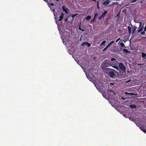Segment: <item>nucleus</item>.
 I'll return each mask as SVG.
<instances>
[{
	"label": "nucleus",
	"instance_id": "cd10ccee",
	"mask_svg": "<svg viewBox=\"0 0 146 146\" xmlns=\"http://www.w3.org/2000/svg\"><path fill=\"white\" fill-rule=\"evenodd\" d=\"M120 38L117 39L116 40V42H117L120 40Z\"/></svg>",
	"mask_w": 146,
	"mask_h": 146
},
{
	"label": "nucleus",
	"instance_id": "ea45409f",
	"mask_svg": "<svg viewBox=\"0 0 146 146\" xmlns=\"http://www.w3.org/2000/svg\"><path fill=\"white\" fill-rule=\"evenodd\" d=\"M92 1H96V0H92Z\"/></svg>",
	"mask_w": 146,
	"mask_h": 146
},
{
	"label": "nucleus",
	"instance_id": "39448f33",
	"mask_svg": "<svg viewBox=\"0 0 146 146\" xmlns=\"http://www.w3.org/2000/svg\"><path fill=\"white\" fill-rule=\"evenodd\" d=\"M120 51L119 48L116 47L114 48V49L113 50V52H118Z\"/></svg>",
	"mask_w": 146,
	"mask_h": 146
},
{
	"label": "nucleus",
	"instance_id": "58836bf2",
	"mask_svg": "<svg viewBox=\"0 0 146 146\" xmlns=\"http://www.w3.org/2000/svg\"><path fill=\"white\" fill-rule=\"evenodd\" d=\"M110 91H111L113 93V94H115L114 92L112 90H111Z\"/></svg>",
	"mask_w": 146,
	"mask_h": 146
},
{
	"label": "nucleus",
	"instance_id": "6ab92c4d",
	"mask_svg": "<svg viewBox=\"0 0 146 146\" xmlns=\"http://www.w3.org/2000/svg\"><path fill=\"white\" fill-rule=\"evenodd\" d=\"M96 18L95 17H94L93 19L92 20L91 22H93L96 20Z\"/></svg>",
	"mask_w": 146,
	"mask_h": 146
},
{
	"label": "nucleus",
	"instance_id": "c756f323",
	"mask_svg": "<svg viewBox=\"0 0 146 146\" xmlns=\"http://www.w3.org/2000/svg\"><path fill=\"white\" fill-rule=\"evenodd\" d=\"M97 7L98 9H100L99 7V2H97Z\"/></svg>",
	"mask_w": 146,
	"mask_h": 146
},
{
	"label": "nucleus",
	"instance_id": "b1692460",
	"mask_svg": "<svg viewBox=\"0 0 146 146\" xmlns=\"http://www.w3.org/2000/svg\"><path fill=\"white\" fill-rule=\"evenodd\" d=\"M109 47V46H108V45L105 48H104L103 50V51H104L105 50H106L107 49V48Z\"/></svg>",
	"mask_w": 146,
	"mask_h": 146
},
{
	"label": "nucleus",
	"instance_id": "ddd939ff",
	"mask_svg": "<svg viewBox=\"0 0 146 146\" xmlns=\"http://www.w3.org/2000/svg\"><path fill=\"white\" fill-rule=\"evenodd\" d=\"M91 18V16L90 15H88L86 17V19L87 20H89Z\"/></svg>",
	"mask_w": 146,
	"mask_h": 146
},
{
	"label": "nucleus",
	"instance_id": "412c9836",
	"mask_svg": "<svg viewBox=\"0 0 146 146\" xmlns=\"http://www.w3.org/2000/svg\"><path fill=\"white\" fill-rule=\"evenodd\" d=\"M106 42V40H104L103 41V42H102V43L101 44V45H102L104 44Z\"/></svg>",
	"mask_w": 146,
	"mask_h": 146
},
{
	"label": "nucleus",
	"instance_id": "4c0bfd02",
	"mask_svg": "<svg viewBox=\"0 0 146 146\" xmlns=\"http://www.w3.org/2000/svg\"><path fill=\"white\" fill-rule=\"evenodd\" d=\"M45 1L47 2L48 1V0H44Z\"/></svg>",
	"mask_w": 146,
	"mask_h": 146
},
{
	"label": "nucleus",
	"instance_id": "f704fd0d",
	"mask_svg": "<svg viewBox=\"0 0 146 146\" xmlns=\"http://www.w3.org/2000/svg\"><path fill=\"white\" fill-rule=\"evenodd\" d=\"M144 30L145 31H146V25L145 26V27L144 28Z\"/></svg>",
	"mask_w": 146,
	"mask_h": 146
},
{
	"label": "nucleus",
	"instance_id": "4468645a",
	"mask_svg": "<svg viewBox=\"0 0 146 146\" xmlns=\"http://www.w3.org/2000/svg\"><path fill=\"white\" fill-rule=\"evenodd\" d=\"M78 13H76L72 15L71 16V17L72 18V19L73 20L74 17L76 16H77V15H78Z\"/></svg>",
	"mask_w": 146,
	"mask_h": 146
},
{
	"label": "nucleus",
	"instance_id": "a211bd4d",
	"mask_svg": "<svg viewBox=\"0 0 146 146\" xmlns=\"http://www.w3.org/2000/svg\"><path fill=\"white\" fill-rule=\"evenodd\" d=\"M137 29L136 27H134L133 29H132L133 33L135 32V30Z\"/></svg>",
	"mask_w": 146,
	"mask_h": 146
},
{
	"label": "nucleus",
	"instance_id": "72a5a7b5",
	"mask_svg": "<svg viewBox=\"0 0 146 146\" xmlns=\"http://www.w3.org/2000/svg\"><path fill=\"white\" fill-rule=\"evenodd\" d=\"M102 18H103V17H102V16L101 15V16L99 17L98 19H101Z\"/></svg>",
	"mask_w": 146,
	"mask_h": 146
},
{
	"label": "nucleus",
	"instance_id": "4be33fe9",
	"mask_svg": "<svg viewBox=\"0 0 146 146\" xmlns=\"http://www.w3.org/2000/svg\"><path fill=\"white\" fill-rule=\"evenodd\" d=\"M86 45L88 46V47H90L91 46V44L88 43V42H86Z\"/></svg>",
	"mask_w": 146,
	"mask_h": 146
},
{
	"label": "nucleus",
	"instance_id": "a878e982",
	"mask_svg": "<svg viewBox=\"0 0 146 146\" xmlns=\"http://www.w3.org/2000/svg\"><path fill=\"white\" fill-rule=\"evenodd\" d=\"M86 42H84L82 44H81V45L82 46H83L84 45H86Z\"/></svg>",
	"mask_w": 146,
	"mask_h": 146
},
{
	"label": "nucleus",
	"instance_id": "f8f14e48",
	"mask_svg": "<svg viewBox=\"0 0 146 146\" xmlns=\"http://www.w3.org/2000/svg\"><path fill=\"white\" fill-rule=\"evenodd\" d=\"M145 56H146V54L144 52L142 53V58H144Z\"/></svg>",
	"mask_w": 146,
	"mask_h": 146
},
{
	"label": "nucleus",
	"instance_id": "473e14b6",
	"mask_svg": "<svg viewBox=\"0 0 146 146\" xmlns=\"http://www.w3.org/2000/svg\"><path fill=\"white\" fill-rule=\"evenodd\" d=\"M98 15V14L97 13H96L94 14V17H96Z\"/></svg>",
	"mask_w": 146,
	"mask_h": 146
},
{
	"label": "nucleus",
	"instance_id": "c85d7f7f",
	"mask_svg": "<svg viewBox=\"0 0 146 146\" xmlns=\"http://www.w3.org/2000/svg\"><path fill=\"white\" fill-rule=\"evenodd\" d=\"M115 60V59L114 58H112L111 59V61H113Z\"/></svg>",
	"mask_w": 146,
	"mask_h": 146
},
{
	"label": "nucleus",
	"instance_id": "5701e85b",
	"mask_svg": "<svg viewBox=\"0 0 146 146\" xmlns=\"http://www.w3.org/2000/svg\"><path fill=\"white\" fill-rule=\"evenodd\" d=\"M120 44L121 46L122 47H124L125 46V45L123 43L121 42L120 43Z\"/></svg>",
	"mask_w": 146,
	"mask_h": 146
},
{
	"label": "nucleus",
	"instance_id": "c03bdc74",
	"mask_svg": "<svg viewBox=\"0 0 146 146\" xmlns=\"http://www.w3.org/2000/svg\"><path fill=\"white\" fill-rule=\"evenodd\" d=\"M136 125H137V126H138V124H136Z\"/></svg>",
	"mask_w": 146,
	"mask_h": 146
},
{
	"label": "nucleus",
	"instance_id": "f03ea898",
	"mask_svg": "<svg viewBox=\"0 0 146 146\" xmlns=\"http://www.w3.org/2000/svg\"><path fill=\"white\" fill-rule=\"evenodd\" d=\"M108 75L111 78H113L115 74L114 73L116 71L115 70L110 68H107L105 70Z\"/></svg>",
	"mask_w": 146,
	"mask_h": 146
},
{
	"label": "nucleus",
	"instance_id": "20e7f679",
	"mask_svg": "<svg viewBox=\"0 0 146 146\" xmlns=\"http://www.w3.org/2000/svg\"><path fill=\"white\" fill-rule=\"evenodd\" d=\"M62 9L63 11L65 12L66 14L68 13V12L69 10L68 9L64 6H63L62 7Z\"/></svg>",
	"mask_w": 146,
	"mask_h": 146
},
{
	"label": "nucleus",
	"instance_id": "dca6fc26",
	"mask_svg": "<svg viewBox=\"0 0 146 146\" xmlns=\"http://www.w3.org/2000/svg\"><path fill=\"white\" fill-rule=\"evenodd\" d=\"M114 43V41H111L110 43H109L108 45V46H110L113 43Z\"/></svg>",
	"mask_w": 146,
	"mask_h": 146
},
{
	"label": "nucleus",
	"instance_id": "6e6552de",
	"mask_svg": "<svg viewBox=\"0 0 146 146\" xmlns=\"http://www.w3.org/2000/svg\"><path fill=\"white\" fill-rule=\"evenodd\" d=\"M139 128L144 133L146 134V131L144 129V127L143 126H141L139 127Z\"/></svg>",
	"mask_w": 146,
	"mask_h": 146
},
{
	"label": "nucleus",
	"instance_id": "2f4dec72",
	"mask_svg": "<svg viewBox=\"0 0 146 146\" xmlns=\"http://www.w3.org/2000/svg\"><path fill=\"white\" fill-rule=\"evenodd\" d=\"M52 9V11L54 12L55 11V9L54 8H53V9Z\"/></svg>",
	"mask_w": 146,
	"mask_h": 146
},
{
	"label": "nucleus",
	"instance_id": "e433bc0d",
	"mask_svg": "<svg viewBox=\"0 0 146 146\" xmlns=\"http://www.w3.org/2000/svg\"><path fill=\"white\" fill-rule=\"evenodd\" d=\"M50 5L52 6H53L54 5V4L53 3H51L50 4Z\"/></svg>",
	"mask_w": 146,
	"mask_h": 146
},
{
	"label": "nucleus",
	"instance_id": "7ed1b4c3",
	"mask_svg": "<svg viewBox=\"0 0 146 146\" xmlns=\"http://www.w3.org/2000/svg\"><path fill=\"white\" fill-rule=\"evenodd\" d=\"M119 66L120 68L124 72L125 71V68L124 64L122 63H119Z\"/></svg>",
	"mask_w": 146,
	"mask_h": 146
},
{
	"label": "nucleus",
	"instance_id": "1a4fd4ad",
	"mask_svg": "<svg viewBox=\"0 0 146 146\" xmlns=\"http://www.w3.org/2000/svg\"><path fill=\"white\" fill-rule=\"evenodd\" d=\"M108 13V11H105L101 15L102 17H104L106 16V14Z\"/></svg>",
	"mask_w": 146,
	"mask_h": 146
},
{
	"label": "nucleus",
	"instance_id": "9b49d317",
	"mask_svg": "<svg viewBox=\"0 0 146 146\" xmlns=\"http://www.w3.org/2000/svg\"><path fill=\"white\" fill-rule=\"evenodd\" d=\"M130 107L131 108H137V106L136 105L134 104H131L130 106Z\"/></svg>",
	"mask_w": 146,
	"mask_h": 146
},
{
	"label": "nucleus",
	"instance_id": "7c9ffc66",
	"mask_svg": "<svg viewBox=\"0 0 146 146\" xmlns=\"http://www.w3.org/2000/svg\"><path fill=\"white\" fill-rule=\"evenodd\" d=\"M137 1V0H132V3H135Z\"/></svg>",
	"mask_w": 146,
	"mask_h": 146
},
{
	"label": "nucleus",
	"instance_id": "c9c22d12",
	"mask_svg": "<svg viewBox=\"0 0 146 146\" xmlns=\"http://www.w3.org/2000/svg\"><path fill=\"white\" fill-rule=\"evenodd\" d=\"M68 19L67 18H65V19H64V20L65 21H67L68 20Z\"/></svg>",
	"mask_w": 146,
	"mask_h": 146
},
{
	"label": "nucleus",
	"instance_id": "bb28decb",
	"mask_svg": "<svg viewBox=\"0 0 146 146\" xmlns=\"http://www.w3.org/2000/svg\"><path fill=\"white\" fill-rule=\"evenodd\" d=\"M145 33V31H143L140 33V34L142 35L144 34Z\"/></svg>",
	"mask_w": 146,
	"mask_h": 146
},
{
	"label": "nucleus",
	"instance_id": "393cba45",
	"mask_svg": "<svg viewBox=\"0 0 146 146\" xmlns=\"http://www.w3.org/2000/svg\"><path fill=\"white\" fill-rule=\"evenodd\" d=\"M79 29L80 30H81V31H83H83H84V29H81V28L80 25V26H79Z\"/></svg>",
	"mask_w": 146,
	"mask_h": 146
},
{
	"label": "nucleus",
	"instance_id": "2eb2a0df",
	"mask_svg": "<svg viewBox=\"0 0 146 146\" xmlns=\"http://www.w3.org/2000/svg\"><path fill=\"white\" fill-rule=\"evenodd\" d=\"M123 50L124 52H126V53L130 52L127 49H123Z\"/></svg>",
	"mask_w": 146,
	"mask_h": 146
},
{
	"label": "nucleus",
	"instance_id": "423d86ee",
	"mask_svg": "<svg viewBox=\"0 0 146 146\" xmlns=\"http://www.w3.org/2000/svg\"><path fill=\"white\" fill-rule=\"evenodd\" d=\"M64 14L63 13H62L61 15L60 16V19H58L59 21H62L64 18Z\"/></svg>",
	"mask_w": 146,
	"mask_h": 146
},
{
	"label": "nucleus",
	"instance_id": "aec40b11",
	"mask_svg": "<svg viewBox=\"0 0 146 146\" xmlns=\"http://www.w3.org/2000/svg\"><path fill=\"white\" fill-rule=\"evenodd\" d=\"M143 28V27H142L141 28H140V29H139L138 30V32H141L142 31Z\"/></svg>",
	"mask_w": 146,
	"mask_h": 146
},
{
	"label": "nucleus",
	"instance_id": "a19ab883",
	"mask_svg": "<svg viewBox=\"0 0 146 146\" xmlns=\"http://www.w3.org/2000/svg\"><path fill=\"white\" fill-rule=\"evenodd\" d=\"M141 23H140V27L141 26Z\"/></svg>",
	"mask_w": 146,
	"mask_h": 146
},
{
	"label": "nucleus",
	"instance_id": "f257e3e1",
	"mask_svg": "<svg viewBox=\"0 0 146 146\" xmlns=\"http://www.w3.org/2000/svg\"><path fill=\"white\" fill-rule=\"evenodd\" d=\"M109 66H112L116 69H118V67L117 66H114V64L112 62L108 60H105L102 64L101 66L102 69L103 70H105L107 68H106Z\"/></svg>",
	"mask_w": 146,
	"mask_h": 146
},
{
	"label": "nucleus",
	"instance_id": "9d476101",
	"mask_svg": "<svg viewBox=\"0 0 146 146\" xmlns=\"http://www.w3.org/2000/svg\"><path fill=\"white\" fill-rule=\"evenodd\" d=\"M129 33L130 34L131 33V28L130 27L128 26L127 27Z\"/></svg>",
	"mask_w": 146,
	"mask_h": 146
},
{
	"label": "nucleus",
	"instance_id": "79ce46f5",
	"mask_svg": "<svg viewBox=\"0 0 146 146\" xmlns=\"http://www.w3.org/2000/svg\"><path fill=\"white\" fill-rule=\"evenodd\" d=\"M57 22H56V24H58V23H57Z\"/></svg>",
	"mask_w": 146,
	"mask_h": 146
},
{
	"label": "nucleus",
	"instance_id": "0eeeda50",
	"mask_svg": "<svg viewBox=\"0 0 146 146\" xmlns=\"http://www.w3.org/2000/svg\"><path fill=\"white\" fill-rule=\"evenodd\" d=\"M110 2V0H106L103 3V4L104 5H106L109 4Z\"/></svg>",
	"mask_w": 146,
	"mask_h": 146
},
{
	"label": "nucleus",
	"instance_id": "f3484780",
	"mask_svg": "<svg viewBox=\"0 0 146 146\" xmlns=\"http://www.w3.org/2000/svg\"><path fill=\"white\" fill-rule=\"evenodd\" d=\"M125 94H126L131 95H133V94L132 93H128L127 92H125Z\"/></svg>",
	"mask_w": 146,
	"mask_h": 146
},
{
	"label": "nucleus",
	"instance_id": "37998d69",
	"mask_svg": "<svg viewBox=\"0 0 146 146\" xmlns=\"http://www.w3.org/2000/svg\"><path fill=\"white\" fill-rule=\"evenodd\" d=\"M59 0H56V1H59Z\"/></svg>",
	"mask_w": 146,
	"mask_h": 146
}]
</instances>
